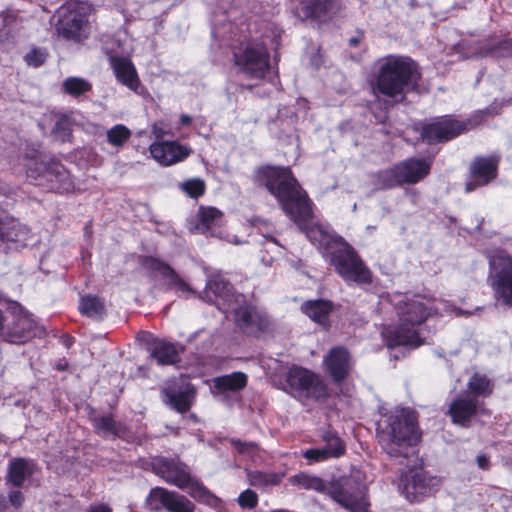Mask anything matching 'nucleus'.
Instances as JSON below:
<instances>
[{
    "label": "nucleus",
    "mask_w": 512,
    "mask_h": 512,
    "mask_svg": "<svg viewBox=\"0 0 512 512\" xmlns=\"http://www.w3.org/2000/svg\"><path fill=\"white\" fill-rule=\"evenodd\" d=\"M334 309L333 301L323 298L306 300L300 306L304 315L325 330H329L331 327L330 315Z\"/></svg>",
    "instance_id": "nucleus-27"
},
{
    "label": "nucleus",
    "mask_w": 512,
    "mask_h": 512,
    "mask_svg": "<svg viewBox=\"0 0 512 512\" xmlns=\"http://www.w3.org/2000/svg\"><path fill=\"white\" fill-rule=\"evenodd\" d=\"M111 66L119 83L133 91L138 89L140 81L131 60L122 56H115L111 58Z\"/></svg>",
    "instance_id": "nucleus-30"
},
{
    "label": "nucleus",
    "mask_w": 512,
    "mask_h": 512,
    "mask_svg": "<svg viewBox=\"0 0 512 512\" xmlns=\"http://www.w3.org/2000/svg\"><path fill=\"white\" fill-rule=\"evenodd\" d=\"M488 281L494 298L502 306L512 308V256L504 249H495L488 256Z\"/></svg>",
    "instance_id": "nucleus-11"
},
{
    "label": "nucleus",
    "mask_w": 512,
    "mask_h": 512,
    "mask_svg": "<svg viewBox=\"0 0 512 512\" xmlns=\"http://www.w3.org/2000/svg\"><path fill=\"white\" fill-rule=\"evenodd\" d=\"M9 507L8 499L7 497L0 493V512H5Z\"/></svg>",
    "instance_id": "nucleus-55"
},
{
    "label": "nucleus",
    "mask_w": 512,
    "mask_h": 512,
    "mask_svg": "<svg viewBox=\"0 0 512 512\" xmlns=\"http://www.w3.org/2000/svg\"><path fill=\"white\" fill-rule=\"evenodd\" d=\"M86 512H113L107 504L91 505Z\"/></svg>",
    "instance_id": "nucleus-52"
},
{
    "label": "nucleus",
    "mask_w": 512,
    "mask_h": 512,
    "mask_svg": "<svg viewBox=\"0 0 512 512\" xmlns=\"http://www.w3.org/2000/svg\"><path fill=\"white\" fill-rule=\"evenodd\" d=\"M145 502L154 512L162 509L167 512H194L196 508L185 495L161 486L151 488Z\"/></svg>",
    "instance_id": "nucleus-16"
},
{
    "label": "nucleus",
    "mask_w": 512,
    "mask_h": 512,
    "mask_svg": "<svg viewBox=\"0 0 512 512\" xmlns=\"http://www.w3.org/2000/svg\"><path fill=\"white\" fill-rule=\"evenodd\" d=\"M247 476L251 486L257 488H265L270 486H278L282 482L284 474L255 470L248 472Z\"/></svg>",
    "instance_id": "nucleus-37"
},
{
    "label": "nucleus",
    "mask_w": 512,
    "mask_h": 512,
    "mask_svg": "<svg viewBox=\"0 0 512 512\" xmlns=\"http://www.w3.org/2000/svg\"><path fill=\"white\" fill-rule=\"evenodd\" d=\"M89 2H64L57 9L55 17L56 32L66 40L79 42L84 36V28L88 25Z\"/></svg>",
    "instance_id": "nucleus-12"
},
{
    "label": "nucleus",
    "mask_w": 512,
    "mask_h": 512,
    "mask_svg": "<svg viewBox=\"0 0 512 512\" xmlns=\"http://www.w3.org/2000/svg\"><path fill=\"white\" fill-rule=\"evenodd\" d=\"M78 310L82 316L100 322L107 315L104 299L92 294H84L80 297Z\"/></svg>",
    "instance_id": "nucleus-31"
},
{
    "label": "nucleus",
    "mask_w": 512,
    "mask_h": 512,
    "mask_svg": "<svg viewBox=\"0 0 512 512\" xmlns=\"http://www.w3.org/2000/svg\"><path fill=\"white\" fill-rule=\"evenodd\" d=\"M290 482L291 484L298 485L301 488L308 490L310 489L321 493L326 490V484L322 478L309 475L304 472L292 476Z\"/></svg>",
    "instance_id": "nucleus-40"
},
{
    "label": "nucleus",
    "mask_w": 512,
    "mask_h": 512,
    "mask_svg": "<svg viewBox=\"0 0 512 512\" xmlns=\"http://www.w3.org/2000/svg\"><path fill=\"white\" fill-rule=\"evenodd\" d=\"M192 117L187 114H181L179 118V123L181 126L188 127L192 123Z\"/></svg>",
    "instance_id": "nucleus-54"
},
{
    "label": "nucleus",
    "mask_w": 512,
    "mask_h": 512,
    "mask_svg": "<svg viewBox=\"0 0 512 512\" xmlns=\"http://www.w3.org/2000/svg\"><path fill=\"white\" fill-rule=\"evenodd\" d=\"M258 502V494L252 489L244 490L238 497V504L244 509H254L257 507Z\"/></svg>",
    "instance_id": "nucleus-46"
},
{
    "label": "nucleus",
    "mask_w": 512,
    "mask_h": 512,
    "mask_svg": "<svg viewBox=\"0 0 512 512\" xmlns=\"http://www.w3.org/2000/svg\"><path fill=\"white\" fill-rule=\"evenodd\" d=\"M149 152L159 165L169 167L185 161L193 153V150L177 140H162L150 144Z\"/></svg>",
    "instance_id": "nucleus-20"
},
{
    "label": "nucleus",
    "mask_w": 512,
    "mask_h": 512,
    "mask_svg": "<svg viewBox=\"0 0 512 512\" xmlns=\"http://www.w3.org/2000/svg\"><path fill=\"white\" fill-rule=\"evenodd\" d=\"M107 141L114 147H122L130 138L131 130L124 124H116L107 133Z\"/></svg>",
    "instance_id": "nucleus-43"
},
{
    "label": "nucleus",
    "mask_w": 512,
    "mask_h": 512,
    "mask_svg": "<svg viewBox=\"0 0 512 512\" xmlns=\"http://www.w3.org/2000/svg\"><path fill=\"white\" fill-rule=\"evenodd\" d=\"M151 471L165 481L181 490L188 489L189 495L197 501L211 497V492L201 481L195 478L190 467L179 457L154 456L149 463Z\"/></svg>",
    "instance_id": "nucleus-6"
},
{
    "label": "nucleus",
    "mask_w": 512,
    "mask_h": 512,
    "mask_svg": "<svg viewBox=\"0 0 512 512\" xmlns=\"http://www.w3.org/2000/svg\"><path fill=\"white\" fill-rule=\"evenodd\" d=\"M481 120L480 116L460 119L454 114H445L420 122L415 131L419 133L420 141L427 145L443 144L475 129Z\"/></svg>",
    "instance_id": "nucleus-8"
},
{
    "label": "nucleus",
    "mask_w": 512,
    "mask_h": 512,
    "mask_svg": "<svg viewBox=\"0 0 512 512\" xmlns=\"http://www.w3.org/2000/svg\"><path fill=\"white\" fill-rule=\"evenodd\" d=\"M324 372L330 377L333 384L341 386L346 382L354 369V360L344 346H334L329 349L323 358Z\"/></svg>",
    "instance_id": "nucleus-18"
},
{
    "label": "nucleus",
    "mask_w": 512,
    "mask_h": 512,
    "mask_svg": "<svg viewBox=\"0 0 512 512\" xmlns=\"http://www.w3.org/2000/svg\"><path fill=\"white\" fill-rule=\"evenodd\" d=\"M24 158L29 161L26 164V175L32 184L60 194L73 189L74 183L69 171L56 157L42 156L38 150H32L26 152Z\"/></svg>",
    "instance_id": "nucleus-5"
},
{
    "label": "nucleus",
    "mask_w": 512,
    "mask_h": 512,
    "mask_svg": "<svg viewBox=\"0 0 512 512\" xmlns=\"http://www.w3.org/2000/svg\"><path fill=\"white\" fill-rule=\"evenodd\" d=\"M499 47L502 49H508V48L512 47V38L505 39L502 42H500Z\"/></svg>",
    "instance_id": "nucleus-58"
},
{
    "label": "nucleus",
    "mask_w": 512,
    "mask_h": 512,
    "mask_svg": "<svg viewBox=\"0 0 512 512\" xmlns=\"http://www.w3.org/2000/svg\"><path fill=\"white\" fill-rule=\"evenodd\" d=\"M223 213L216 207L201 205L191 223L190 231L205 236H216L221 227Z\"/></svg>",
    "instance_id": "nucleus-24"
},
{
    "label": "nucleus",
    "mask_w": 512,
    "mask_h": 512,
    "mask_svg": "<svg viewBox=\"0 0 512 512\" xmlns=\"http://www.w3.org/2000/svg\"><path fill=\"white\" fill-rule=\"evenodd\" d=\"M320 437L325 443V446L322 448L327 451L331 459H339L345 455L346 443L335 430L326 429L321 433Z\"/></svg>",
    "instance_id": "nucleus-35"
},
{
    "label": "nucleus",
    "mask_w": 512,
    "mask_h": 512,
    "mask_svg": "<svg viewBox=\"0 0 512 512\" xmlns=\"http://www.w3.org/2000/svg\"><path fill=\"white\" fill-rule=\"evenodd\" d=\"M229 442L239 454H249L255 451L258 447L254 442H246L236 438H231Z\"/></svg>",
    "instance_id": "nucleus-48"
},
{
    "label": "nucleus",
    "mask_w": 512,
    "mask_h": 512,
    "mask_svg": "<svg viewBox=\"0 0 512 512\" xmlns=\"http://www.w3.org/2000/svg\"><path fill=\"white\" fill-rule=\"evenodd\" d=\"M8 503L16 510L20 509L25 501V496L20 490H12L8 493Z\"/></svg>",
    "instance_id": "nucleus-49"
},
{
    "label": "nucleus",
    "mask_w": 512,
    "mask_h": 512,
    "mask_svg": "<svg viewBox=\"0 0 512 512\" xmlns=\"http://www.w3.org/2000/svg\"><path fill=\"white\" fill-rule=\"evenodd\" d=\"M152 130H153V134L155 135L156 139L159 141H161L160 139H163L168 134V132L164 128L159 127L156 124L153 125Z\"/></svg>",
    "instance_id": "nucleus-53"
},
{
    "label": "nucleus",
    "mask_w": 512,
    "mask_h": 512,
    "mask_svg": "<svg viewBox=\"0 0 512 512\" xmlns=\"http://www.w3.org/2000/svg\"><path fill=\"white\" fill-rule=\"evenodd\" d=\"M231 290V284L228 280L213 276L208 279L204 291L203 298L211 304H216L219 299H226Z\"/></svg>",
    "instance_id": "nucleus-32"
},
{
    "label": "nucleus",
    "mask_w": 512,
    "mask_h": 512,
    "mask_svg": "<svg viewBox=\"0 0 512 512\" xmlns=\"http://www.w3.org/2000/svg\"><path fill=\"white\" fill-rule=\"evenodd\" d=\"M368 487L364 474L357 470L329 483L327 494L350 512H369Z\"/></svg>",
    "instance_id": "nucleus-9"
},
{
    "label": "nucleus",
    "mask_w": 512,
    "mask_h": 512,
    "mask_svg": "<svg viewBox=\"0 0 512 512\" xmlns=\"http://www.w3.org/2000/svg\"><path fill=\"white\" fill-rule=\"evenodd\" d=\"M428 481L422 470H409L400 477L401 493L411 503L421 502L430 492Z\"/></svg>",
    "instance_id": "nucleus-22"
},
{
    "label": "nucleus",
    "mask_w": 512,
    "mask_h": 512,
    "mask_svg": "<svg viewBox=\"0 0 512 512\" xmlns=\"http://www.w3.org/2000/svg\"><path fill=\"white\" fill-rule=\"evenodd\" d=\"M270 59V52L264 42L243 41L232 49L234 66L248 79H265L271 69Z\"/></svg>",
    "instance_id": "nucleus-10"
},
{
    "label": "nucleus",
    "mask_w": 512,
    "mask_h": 512,
    "mask_svg": "<svg viewBox=\"0 0 512 512\" xmlns=\"http://www.w3.org/2000/svg\"><path fill=\"white\" fill-rule=\"evenodd\" d=\"M500 163L499 154L475 156L468 166L464 183L465 193L474 192L493 183L499 176Z\"/></svg>",
    "instance_id": "nucleus-14"
},
{
    "label": "nucleus",
    "mask_w": 512,
    "mask_h": 512,
    "mask_svg": "<svg viewBox=\"0 0 512 512\" xmlns=\"http://www.w3.org/2000/svg\"><path fill=\"white\" fill-rule=\"evenodd\" d=\"M63 91L74 97H80L92 90V84L81 77H68L62 84Z\"/></svg>",
    "instance_id": "nucleus-39"
},
{
    "label": "nucleus",
    "mask_w": 512,
    "mask_h": 512,
    "mask_svg": "<svg viewBox=\"0 0 512 512\" xmlns=\"http://www.w3.org/2000/svg\"><path fill=\"white\" fill-rule=\"evenodd\" d=\"M374 185L379 190H390L401 187L402 183L396 168V165L379 170L374 175Z\"/></svg>",
    "instance_id": "nucleus-36"
},
{
    "label": "nucleus",
    "mask_w": 512,
    "mask_h": 512,
    "mask_svg": "<svg viewBox=\"0 0 512 512\" xmlns=\"http://www.w3.org/2000/svg\"><path fill=\"white\" fill-rule=\"evenodd\" d=\"M191 418H192V419H196V415L192 414V415H191Z\"/></svg>",
    "instance_id": "nucleus-61"
},
{
    "label": "nucleus",
    "mask_w": 512,
    "mask_h": 512,
    "mask_svg": "<svg viewBox=\"0 0 512 512\" xmlns=\"http://www.w3.org/2000/svg\"><path fill=\"white\" fill-rule=\"evenodd\" d=\"M445 414L454 425L469 428L476 416L490 415L491 412L483 401L466 394H458L450 402Z\"/></svg>",
    "instance_id": "nucleus-15"
},
{
    "label": "nucleus",
    "mask_w": 512,
    "mask_h": 512,
    "mask_svg": "<svg viewBox=\"0 0 512 512\" xmlns=\"http://www.w3.org/2000/svg\"><path fill=\"white\" fill-rule=\"evenodd\" d=\"M418 413L409 407H397L378 422L376 438L381 450L390 458L408 459L411 448L422 439Z\"/></svg>",
    "instance_id": "nucleus-3"
},
{
    "label": "nucleus",
    "mask_w": 512,
    "mask_h": 512,
    "mask_svg": "<svg viewBox=\"0 0 512 512\" xmlns=\"http://www.w3.org/2000/svg\"><path fill=\"white\" fill-rule=\"evenodd\" d=\"M467 389L466 395L479 400L480 397L488 398L493 394L494 383L485 374L476 372L468 380Z\"/></svg>",
    "instance_id": "nucleus-34"
},
{
    "label": "nucleus",
    "mask_w": 512,
    "mask_h": 512,
    "mask_svg": "<svg viewBox=\"0 0 512 512\" xmlns=\"http://www.w3.org/2000/svg\"><path fill=\"white\" fill-rule=\"evenodd\" d=\"M94 430L99 435H112L129 444L135 442L136 437L130 427L124 422L117 421L112 413L97 416L91 419Z\"/></svg>",
    "instance_id": "nucleus-25"
},
{
    "label": "nucleus",
    "mask_w": 512,
    "mask_h": 512,
    "mask_svg": "<svg viewBox=\"0 0 512 512\" xmlns=\"http://www.w3.org/2000/svg\"><path fill=\"white\" fill-rule=\"evenodd\" d=\"M365 32L362 29L356 30V36H353L349 39L348 44L350 47H358L361 42L364 40Z\"/></svg>",
    "instance_id": "nucleus-51"
},
{
    "label": "nucleus",
    "mask_w": 512,
    "mask_h": 512,
    "mask_svg": "<svg viewBox=\"0 0 512 512\" xmlns=\"http://www.w3.org/2000/svg\"><path fill=\"white\" fill-rule=\"evenodd\" d=\"M421 79L417 61L409 56L390 54L379 63L370 86L375 97L383 96L400 104L409 93L419 90Z\"/></svg>",
    "instance_id": "nucleus-2"
},
{
    "label": "nucleus",
    "mask_w": 512,
    "mask_h": 512,
    "mask_svg": "<svg viewBox=\"0 0 512 512\" xmlns=\"http://www.w3.org/2000/svg\"><path fill=\"white\" fill-rule=\"evenodd\" d=\"M35 472V464L32 460L23 457L13 458L8 463L5 481L7 485L21 488L25 480Z\"/></svg>",
    "instance_id": "nucleus-29"
},
{
    "label": "nucleus",
    "mask_w": 512,
    "mask_h": 512,
    "mask_svg": "<svg viewBox=\"0 0 512 512\" xmlns=\"http://www.w3.org/2000/svg\"><path fill=\"white\" fill-rule=\"evenodd\" d=\"M19 235L20 223L6 212L0 211V241L16 242Z\"/></svg>",
    "instance_id": "nucleus-38"
},
{
    "label": "nucleus",
    "mask_w": 512,
    "mask_h": 512,
    "mask_svg": "<svg viewBox=\"0 0 512 512\" xmlns=\"http://www.w3.org/2000/svg\"><path fill=\"white\" fill-rule=\"evenodd\" d=\"M55 368L58 371H66L69 368V363L65 358L61 359L59 362H57V364L55 365Z\"/></svg>",
    "instance_id": "nucleus-56"
},
{
    "label": "nucleus",
    "mask_w": 512,
    "mask_h": 512,
    "mask_svg": "<svg viewBox=\"0 0 512 512\" xmlns=\"http://www.w3.org/2000/svg\"><path fill=\"white\" fill-rule=\"evenodd\" d=\"M234 322L245 335L256 338L270 328V319L267 313L250 302H244L235 308Z\"/></svg>",
    "instance_id": "nucleus-17"
},
{
    "label": "nucleus",
    "mask_w": 512,
    "mask_h": 512,
    "mask_svg": "<svg viewBox=\"0 0 512 512\" xmlns=\"http://www.w3.org/2000/svg\"><path fill=\"white\" fill-rule=\"evenodd\" d=\"M147 350L158 365L167 366L180 362V353L184 351V347L165 339L151 337L147 342Z\"/></svg>",
    "instance_id": "nucleus-23"
},
{
    "label": "nucleus",
    "mask_w": 512,
    "mask_h": 512,
    "mask_svg": "<svg viewBox=\"0 0 512 512\" xmlns=\"http://www.w3.org/2000/svg\"><path fill=\"white\" fill-rule=\"evenodd\" d=\"M49 53L46 48L32 47L24 56V61L29 67L38 68L45 64Z\"/></svg>",
    "instance_id": "nucleus-44"
},
{
    "label": "nucleus",
    "mask_w": 512,
    "mask_h": 512,
    "mask_svg": "<svg viewBox=\"0 0 512 512\" xmlns=\"http://www.w3.org/2000/svg\"><path fill=\"white\" fill-rule=\"evenodd\" d=\"M72 132V122L66 115L59 117L52 129L53 136L61 143L71 142L73 137Z\"/></svg>",
    "instance_id": "nucleus-42"
},
{
    "label": "nucleus",
    "mask_w": 512,
    "mask_h": 512,
    "mask_svg": "<svg viewBox=\"0 0 512 512\" xmlns=\"http://www.w3.org/2000/svg\"><path fill=\"white\" fill-rule=\"evenodd\" d=\"M179 188L186 196L196 200L206 193V183L198 177L181 182Z\"/></svg>",
    "instance_id": "nucleus-41"
},
{
    "label": "nucleus",
    "mask_w": 512,
    "mask_h": 512,
    "mask_svg": "<svg viewBox=\"0 0 512 512\" xmlns=\"http://www.w3.org/2000/svg\"><path fill=\"white\" fill-rule=\"evenodd\" d=\"M302 457L308 461V464L326 462L331 459L325 449L310 448L302 452Z\"/></svg>",
    "instance_id": "nucleus-45"
},
{
    "label": "nucleus",
    "mask_w": 512,
    "mask_h": 512,
    "mask_svg": "<svg viewBox=\"0 0 512 512\" xmlns=\"http://www.w3.org/2000/svg\"><path fill=\"white\" fill-rule=\"evenodd\" d=\"M252 181L264 187L278 202L284 213L317 247L321 256L345 281L370 285L373 275L356 249L342 236L330 232L320 223H312V201L301 187L291 167L265 164L255 168Z\"/></svg>",
    "instance_id": "nucleus-1"
},
{
    "label": "nucleus",
    "mask_w": 512,
    "mask_h": 512,
    "mask_svg": "<svg viewBox=\"0 0 512 512\" xmlns=\"http://www.w3.org/2000/svg\"><path fill=\"white\" fill-rule=\"evenodd\" d=\"M491 457L488 453H480L476 457V463L480 470L488 471L491 467Z\"/></svg>",
    "instance_id": "nucleus-50"
},
{
    "label": "nucleus",
    "mask_w": 512,
    "mask_h": 512,
    "mask_svg": "<svg viewBox=\"0 0 512 512\" xmlns=\"http://www.w3.org/2000/svg\"><path fill=\"white\" fill-rule=\"evenodd\" d=\"M163 402L180 414L191 410L196 402L197 388L189 381L187 375L181 374L166 381L160 390Z\"/></svg>",
    "instance_id": "nucleus-13"
},
{
    "label": "nucleus",
    "mask_w": 512,
    "mask_h": 512,
    "mask_svg": "<svg viewBox=\"0 0 512 512\" xmlns=\"http://www.w3.org/2000/svg\"><path fill=\"white\" fill-rule=\"evenodd\" d=\"M247 383L248 377L241 371L232 372L213 379L214 387L219 392H238L244 389Z\"/></svg>",
    "instance_id": "nucleus-33"
},
{
    "label": "nucleus",
    "mask_w": 512,
    "mask_h": 512,
    "mask_svg": "<svg viewBox=\"0 0 512 512\" xmlns=\"http://www.w3.org/2000/svg\"><path fill=\"white\" fill-rule=\"evenodd\" d=\"M35 321L27 315L17 316L14 321L1 331L4 342L11 344H24L35 335Z\"/></svg>",
    "instance_id": "nucleus-26"
},
{
    "label": "nucleus",
    "mask_w": 512,
    "mask_h": 512,
    "mask_svg": "<svg viewBox=\"0 0 512 512\" xmlns=\"http://www.w3.org/2000/svg\"><path fill=\"white\" fill-rule=\"evenodd\" d=\"M143 269L149 272L153 277L160 276L167 281L170 289H175L184 293L191 292V287L182 279L175 269L167 262L151 255H141L138 259Z\"/></svg>",
    "instance_id": "nucleus-19"
},
{
    "label": "nucleus",
    "mask_w": 512,
    "mask_h": 512,
    "mask_svg": "<svg viewBox=\"0 0 512 512\" xmlns=\"http://www.w3.org/2000/svg\"><path fill=\"white\" fill-rule=\"evenodd\" d=\"M369 109L379 122L384 123L388 119V102L386 100L370 102Z\"/></svg>",
    "instance_id": "nucleus-47"
},
{
    "label": "nucleus",
    "mask_w": 512,
    "mask_h": 512,
    "mask_svg": "<svg viewBox=\"0 0 512 512\" xmlns=\"http://www.w3.org/2000/svg\"><path fill=\"white\" fill-rule=\"evenodd\" d=\"M6 317L4 315L3 310L0 308V331H3L5 328Z\"/></svg>",
    "instance_id": "nucleus-59"
},
{
    "label": "nucleus",
    "mask_w": 512,
    "mask_h": 512,
    "mask_svg": "<svg viewBox=\"0 0 512 512\" xmlns=\"http://www.w3.org/2000/svg\"><path fill=\"white\" fill-rule=\"evenodd\" d=\"M396 310L399 324L383 332L387 347L393 349L399 346L423 345L424 339L420 337L418 327L430 316L427 306L421 301L409 300L398 303Z\"/></svg>",
    "instance_id": "nucleus-4"
},
{
    "label": "nucleus",
    "mask_w": 512,
    "mask_h": 512,
    "mask_svg": "<svg viewBox=\"0 0 512 512\" xmlns=\"http://www.w3.org/2000/svg\"><path fill=\"white\" fill-rule=\"evenodd\" d=\"M284 381V390L302 404L325 403L331 396L325 379L315 371L300 365H291Z\"/></svg>",
    "instance_id": "nucleus-7"
},
{
    "label": "nucleus",
    "mask_w": 512,
    "mask_h": 512,
    "mask_svg": "<svg viewBox=\"0 0 512 512\" xmlns=\"http://www.w3.org/2000/svg\"><path fill=\"white\" fill-rule=\"evenodd\" d=\"M396 168L403 185H415L427 178L432 169V158L409 157L397 162Z\"/></svg>",
    "instance_id": "nucleus-21"
},
{
    "label": "nucleus",
    "mask_w": 512,
    "mask_h": 512,
    "mask_svg": "<svg viewBox=\"0 0 512 512\" xmlns=\"http://www.w3.org/2000/svg\"><path fill=\"white\" fill-rule=\"evenodd\" d=\"M335 2H300L295 7L294 14L301 21L316 20L321 23L332 18V8Z\"/></svg>",
    "instance_id": "nucleus-28"
},
{
    "label": "nucleus",
    "mask_w": 512,
    "mask_h": 512,
    "mask_svg": "<svg viewBox=\"0 0 512 512\" xmlns=\"http://www.w3.org/2000/svg\"><path fill=\"white\" fill-rule=\"evenodd\" d=\"M62 338H63V344L67 348H70L72 346V344L74 343V338L68 334L64 335Z\"/></svg>",
    "instance_id": "nucleus-57"
},
{
    "label": "nucleus",
    "mask_w": 512,
    "mask_h": 512,
    "mask_svg": "<svg viewBox=\"0 0 512 512\" xmlns=\"http://www.w3.org/2000/svg\"><path fill=\"white\" fill-rule=\"evenodd\" d=\"M456 315H458V316H460V315L471 316L472 312L471 311L462 310V309L458 308L456 310Z\"/></svg>",
    "instance_id": "nucleus-60"
}]
</instances>
